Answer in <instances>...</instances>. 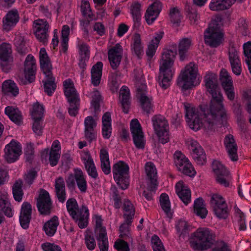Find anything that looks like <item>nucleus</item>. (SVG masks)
Instances as JSON below:
<instances>
[{
	"label": "nucleus",
	"instance_id": "f257e3e1",
	"mask_svg": "<svg viewBox=\"0 0 251 251\" xmlns=\"http://www.w3.org/2000/svg\"><path fill=\"white\" fill-rule=\"evenodd\" d=\"M211 96L209 105L203 107L201 111V119L194 113L189 119V127L197 131L201 127L207 130H212L219 119L225 120L227 118V113L225 108L224 97L220 88L208 92Z\"/></svg>",
	"mask_w": 251,
	"mask_h": 251
},
{
	"label": "nucleus",
	"instance_id": "f03ea898",
	"mask_svg": "<svg viewBox=\"0 0 251 251\" xmlns=\"http://www.w3.org/2000/svg\"><path fill=\"white\" fill-rule=\"evenodd\" d=\"M176 51L167 50L163 51L159 62V74L158 83L163 89H167L170 85L171 81L174 75L175 69L174 62Z\"/></svg>",
	"mask_w": 251,
	"mask_h": 251
},
{
	"label": "nucleus",
	"instance_id": "7ed1b4c3",
	"mask_svg": "<svg viewBox=\"0 0 251 251\" xmlns=\"http://www.w3.org/2000/svg\"><path fill=\"white\" fill-rule=\"evenodd\" d=\"M214 232L207 227H200L192 234L191 247L196 251H204L209 249L215 241Z\"/></svg>",
	"mask_w": 251,
	"mask_h": 251
},
{
	"label": "nucleus",
	"instance_id": "20e7f679",
	"mask_svg": "<svg viewBox=\"0 0 251 251\" xmlns=\"http://www.w3.org/2000/svg\"><path fill=\"white\" fill-rule=\"evenodd\" d=\"M66 207L69 215L80 228H83L87 226L89 212L86 206L79 208L76 200L71 198L67 200Z\"/></svg>",
	"mask_w": 251,
	"mask_h": 251
},
{
	"label": "nucleus",
	"instance_id": "39448f33",
	"mask_svg": "<svg viewBox=\"0 0 251 251\" xmlns=\"http://www.w3.org/2000/svg\"><path fill=\"white\" fill-rule=\"evenodd\" d=\"M64 92L69 103L68 112L71 116H75L78 113L80 99L79 95L70 79L66 80L63 83Z\"/></svg>",
	"mask_w": 251,
	"mask_h": 251
},
{
	"label": "nucleus",
	"instance_id": "423d86ee",
	"mask_svg": "<svg viewBox=\"0 0 251 251\" xmlns=\"http://www.w3.org/2000/svg\"><path fill=\"white\" fill-rule=\"evenodd\" d=\"M223 37L221 25L216 20L211 21L204 33L205 43L210 47H217L222 43Z\"/></svg>",
	"mask_w": 251,
	"mask_h": 251
},
{
	"label": "nucleus",
	"instance_id": "0eeeda50",
	"mask_svg": "<svg viewBox=\"0 0 251 251\" xmlns=\"http://www.w3.org/2000/svg\"><path fill=\"white\" fill-rule=\"evenodd\" d=\"M129 167L123 161H119L113 166L114 178L121 189H126L129 185L128 173Z\"/></svg>",
	"mask_w": 251,
	"mask_h": 251
},
{
	"label": "nucleus",
	"instance_id": "6e6552de",
	"mask_svg": "<svg viewBox=\"0 0 251 251\" xmlns=\"http://www.w3.org/2000/svg\"><path fill=\"white\" fill-rule=\"evenodd\" d=\"M210 204L215 215L219 219H226L229 213L227 204L223 197L218 194H213L210 199Z\"/></svg>",
	"mask_w": 251,
	"mask_h": 251
},
{
	"label": "nucleus",
	"instance_id": "1a4fd4ad",
	"mask_svg": "<svg viewBox=\"0 0 251 251\" xmlns=\"http://www.w3.org/2000/svg\"><path fill=\"white\" fill-rule=\"evenodd\" d=\"M36 70V60L32 55L29 54L25 58L24 63V78L19 77V81L22 84L27 82L31 83L35 79Z\"/></svg>",
	"mask_w": 251,
	"mask_h": 251
},
{
	"label": "nucleus",
	"instance_id": "9d476101",
	"mask_svg": "<svg viewBox=\"0 0 251 251\" xmlns=\"http://www.w3.org/2000/svg\"><path fill=\"white\" fill-rule=\"evenodd\" d=\"M213 171L216 176V180L220 185L224 187L229 185L231 176L229 172L220 162L215 160L212 163Z\"/></svg>",
	"mask_w": 251,
	"mask_h": 251
},
{
	"label": "nucleus",
	"instance_id": "9b49d317",
	"mask_svg": "<svg viewBox=\"0 0 251 251\" xmlns=\"http://www.w3.org/2000/svg\"><path fill=\"white\" fill-rule=\"evenodd\" d=\"M228 55L232 72L236 75H240L242 72V67L239 57V47L233 43H230L228 48Z\"/></svg>",
	"mask_w": 251,
	"mask_h": 251
},
{
	"label": "nucleus",
	"instance_id": "f8f14e48",
	"mask_svg": "<svg viewBox=\"0 0 251 251\" xmlns=\"http://www.w3.org/2000/svg\"><path fill=\"white\" fill-rule=\"evenodd\" d=\"M4 158L8 163H13L19 159L22 154V146L20 143L12 140L4 149Z\"/></svg>",
	"mask_w": 251,
	"mask_h": 251
},
{
	"label": "nucleus",
	"instance_id": "ddd939ff",
	"mask_svg": "<svg viewBox=\"0 0 251 251\" xmlns=\"http://www.w3.org/2000/svg\"><path fill=\"white\" fill-rule=\"evenodd\" d=\"M13 63L12 50L9 44L2 43L0 45V65L3 71L8 72Z\"/></svg>",
	"mask_w": 251,
	"mask_h": 251
},
{
	"label": "nucleus",
	"instance_id": "4468645a",
	"mask_svg": "<svg viewBox=\"0 0 251 251\" xmlns=\"http://www.w3.org/2000/svg\"><path fill=\"white\" fill-rule=\"evenodd\" d=\"M220 80L228 99L233 100L235 98L234 88L232 78L226 70L222 69L220 73Z\"/></svg>",
	"mask_w": 251,
	"mask_h": 251
},
{
	"label": "nucleus",
	"instance_id": "2eb2a0df",
	"mask_svg": "<svg viewBox=\"0 0 251 251\" xmlns=\"http://www.w3.org/2000/svg\"><path fill=\"white\" fill-rule=\"evenodd\" d=\"M130 127L135 146L138 149L144 148L145 140L142 127L138 120L136 119L132 120L130 124Z\"/></svg>",
	"mask_w": 251,
	"mask_h": 251
},
{
	"label": "nucleus",
	"instance_id": "dca6fc26",
	"mask_svg": "<svg viewBox=\"0 0 251 251\" xmlns=\"http://www.w3.org/2000/svg\"><path fill=\"white\" fill-rule=\"evenodd\" d=\"M35 34L37 39L41 42L46 44L48 39V31L50 25L44 20L39 19L34 22Z\"/></svg>",
	"mask_w": 251,
	"mask_h": 251
},
{
	"label": "nucleus",
	"instance_id": "f3484780",
	"mask_svg": "<svg viewBox=\"0 0 251 251\" xmlns=\"http://www.w3.org/2000/svg\"><path fill=\"white\" fill-rule=\"evenodd\" d=\"M37 205L41 214H48L50 213L51 202L49 193L47 191L44 189L40 191Z\"/></svg>",
	"mask_w": 251,
	"mask_h": 251
},
{
	"label": "nucleus",
	"instance_id": "a211bd4d",
	"mask_svg": "<svg viewBox=\"0 0 251 251\" xmlns=\"http://www.w3.org/2000/svg\"><path fill=\"white\" fill-rule=\"evenodd\" d=\"M189 142L193 159L198 164L203 165L206 162V155L203 149L197 141L193 139Z\"/></svg>",
	"mask_w": 251,
	"mask_h": 251
},
{
	"label": "nucleus",
	"instance_id": "6ab92c4d",
	"mask_svg": "<svg viewBox=\"0 0 251 251\" xmlns=\"http://www.w3.org/2000/svg\"><path fill=\"white\" fill-rule=\"evenodd\" d=\"M162 7L161 2L158 0H155L149 6L145 14V18L148 25L152 24L157 19L161 11Z\"/></svg>",
	"mask_w": 251,
	"mask_h": 251
},
{
	"label": "nucleus",
	"instance_id": "aec40b11",
	"mask_svg": "<svg viewBox=\"0 0 251 251\" xmlns=\"http://www.w3.org/2000/svg\"><path fill=\"white\" fill-rule=\"evenodd\" d=\"M122 53L123 49L119 44H117L108 50V59L112 69H116L119 65L121 61Z\"/></svg>",
	"mask_w": 251,
	"mask_h": 251
},
{
	"label": "nucleus",
	"instance_id": "412c9836",
	"mask_svg": "<svg viewBox=\"0 0 251 251\" xmlns=\"http://www.w3.org/2000/svg\"><path fill=\"white\" fill-rule=\"evenodd\" d=\"M84 134L85 137L91 141L96 138L97 132L95 128L97 126V122L94 118L89 116L84 119Z\"/></svg>",
	"mask_w": 251,
	"mask_h": 251
},
{
	"label": "nucleus",
	"instance_id": "4be33fe9",
	"mask_svg": "<svg viewBox=\"0 0 251 251\" xmlns=\"http://www.w3.org/2000/svg\"><path fill=\"white\" fill-rule=\"evenodd\" d=\"M224 144L228 154L233 161L238 160V157L237 154V146L232 135H227L224 140Z\"/></svg>",
	"mask_w": 251,
	"mask_h": 251
},
{
	"label": "nucleus",
	"instance_id": "5701e85b",
	"mask_svg": "<svg viewBox=\"0 0 251 251\" xmlns=\"http://www.w3.org/2000/svg\"><path fill=\"white\" fill-rule=\"evenodd\" d=\"M175 164L178 171L188 175V160L180 151H176L174 155Z\"/></svg>",
	"mask_w": 251,
	"mask_h": 251
},
{
	"label": "nucleus",
	"instance_id": "b1692460",
	"mask_svg": "<svg viewBox=\"0 0 251 251\" xmlns=\"http://www.w3.org/2000/svg\"><path fill=\"white\" fill-rule=\"evenodd\" d=\"M31 205L30 203L25 202L21 207L19 220L22 227L24 229L28 227L31 214Z\"/></svg>",
	"mask_w": 251,
	"mask_h": 251
},
{
	"label": "nucleus",
	"instance_id": "393cba45",
	"mask_svg": "<svg viewBox=\"0 0 251 251\" xmlns=\"http://www.w3.org/2000/svg\"><path fill=\"white\" fill-rule=\"evenodd\" d=\"M19 20L18 11L16 10L9 11L3 19V28L9 31L16 25Z\"/></svg>",
	"mask_w": 251,
	"mask_h": 251
},
{
	"label": "nucleus",
	"instance_id": "a878e982",
	"mask_svg": "<svg viewBox=\"0 0 251 251\" xmlns=\"http://www.w3.org/2000/svg\"><path fill=\"white\" fill-rule=\"evenodd\" d=\"M201 77L198 73V66L194 62L189 63V89L198 86Z\"/></svg>",
	"mask_w": 251,
	"mask_h": 251
},
{
	"label": "nucleus",
	"instance_id": "bb28decb",
	"mask_svg": "<svg viewBox=\"0 0 251 251\" xmlns=\"http://www.w3.org/2000/svg\"><path fill=\"white\" fill-rule=\"evenodd\" d=\"M111 114L109 112H106L102 117V135L104 139H109L112 133Z\"/></svg>",
	"mask_w": 251,
	"mask_h": 251
},
{
	"label": "nucleus",
	"instance_id": "cd10ccee",
	"mask_svg": "<svg viewBox=\"0 0 251 251\" xmlns=\"http://www.w3.org/2000/svg\"><path fill=\"white\" fill-rule=\"evenodd\" d=\"M40 63L41 68L44 74H49L51 72L52 65L45 48H41L39 52Z\"/></svg>",
	"mask_w": 251,
	"mask_h": 251
},
{
	"label": "nucleus",
	"instance_id": "c85d7f7f",
	"mask_svg": "<svg viewBox=\"0 0 251 251\" xmlns=\"http://www.w3.org/2000/svg\"><path fill=\"white\" fill-rule=\"evenodd\" d=\"M145 171L149 179L148 183L152 185L151 190H153L157 186V171L154 165L151 162H147L145 165Z\"/></svg>",
	"mask_w": 251,
	"mask_h": 251
},
{
	"label": "nucleus",
	"instance_id": "c756f323",
	"mask_svg": "<svg viewBox=\"0 0 251 251\" xmlns=\"http://www.w3.org/2000/svg\"><path fill=\"white\" fill-rule=\"evenodd\" d=\"M233 3V0H211L209 7L212 11H221L228 9Z\"/></svg>",
	"mask_w": 251,
	"mask_h": 251
},
{
	"label": "nucleus",
	"instance_id": "7c9ffc66",
	"mask_svg": "<svg viewBox=\"0 0 251 251\" xmlns=\"http://www.w3.org/2000/svg\"><path fill=\"white\" fill-rule=\"evenodd\" d=\"M177 84L181 88L183 95H187L188 89V68L186 66L183 69L177 79Z\"/></svg>",
	"mask_w": 251,
	"mask_h": 251
},
{
	"label": "nucleus",
	"instance_id": "2f4dec72",
	"mask_svg": "<svg viewBox=\"0 0 251 251\" xmlns=\"http://www.w3.org/2000/svg\"><path fill=\"white\" fill-rule=\"evenodd\" d=\"M176 192L181 201L185 205L188 204V187L182 181L176 184Z\"/></svg>",
	"mask_w": 251,
	"mask_h": 251
},
{
	"label": "nucleus",
	"instance_id": "473e14b6",
	"mask_svg": "<svg viewBox=\"0 0 251 251\" xmlns=\"http://www.w3.org/2000/svg\"><path fill=\"white\" fill-rule=\"evenodd\" d=\"M159 204L166 216L171 219L172 218L173 212L171 209V202L167 194L166 193L161 194L159 199Z\"/></svg>",
	"mask_w": 251,
	"mask_h": 251
},
{
	"label": "nucleus",
	"instance_id": "72a5a7b5",
	"mask_svg": "<svg viewBox=\"0 0 251 251\" xmlns=\"http://www.w3.org/2000/svg\"><path fill=\"white\" fill-rule=\"evenodd\" d=\"M60 146L58 140H55L52 143L50 153L49 161L52 166L56 165L60 156Z\"/></svg>",
	"mask_w": 251,
	"mask_h": 251
},
{
	"label": "nucleus",
	"instance_id": "f704fd0d",
	"mask_svg": "<svg viewBox=\"0 0 251 251\" xmlns=\"http://www.w3.org/2000/svg\"><path fill=\"white\" fill-rule=\"evenodd\" d=\"M205 87L207 92L219 88L217 75L215 74L208 72L204 78Z\"/></svg>",
	"mask_w": 251,
	"mask_h": 251
},
{
	"label": "nucleus",
	"instance_id": "c9c22d12",
	"mask_svg": "<svg viewBox=\"0 0 251 251\" xmlns=\"http://www.w3.org/2000/svg\"><path fill=\"white\" fill-rule=\"evenodd\" d=\"M100 157L101 169L104 174L108 175L111 172V168L108 151L105 148L100 150Z\"/></svg>",
	"mask_w": 251,
	"mask_h": 251
},
{
	"label": "nucleus",
	"instance_id": "e433bc0d",
	"mask_svg": "<svg viewBox=\"0 0 251 251\" xmlns=\"http://www.w3.org/2000/svg\"><path fill=\"white\" fill-rule=\"evenodd\" d=\"M169 17L171 22L174 26H178L183 21L182 11L177 7H173L170 9Z\"/></svg>",
	"mask_w": 251,
	"mask_h": 251
},
{
	"label": "nucleus",
	"instance_id": "4c0bfd02",
	"mask_svg": "<svg viewBox=\"0 0 251 251\" xmlns=\"http://www.w3.org/2000/svg\"><path fill=\"white\" fill-rule=\"evenodd\" d=\"M163 34L164 33L162 31H159L155 33L154 37L150 42L147 50V54L149 57H151L154 54Z\"/></svg>",
	"mask_w": 251,
	"mask_h": 251
},
{
	"label": "nucleus",
	"instance_id": "58836bf2",
	"mask_svg": "<svg viewBox=\"0 0 251 251\" xmlns=\"http://www.w3.org/2000/svg\"><path fill=\"white\" fill-rule=\"evenodd\" d=\"M5 113L15 124L20 125L22 123V115L18 108L13 106H7L5 108Z\"/></svg>",
	"mask_w": 251,
	"mask_h": 251
},
{
	"label": "nucleus",
	"instance_id": "ea45409f",
	"mask_svg": "<svg viewBox=\"0 0 251 251\" xmlns=\"http://www.w3.org/2000/svg\"><path fill=\"white\" fill-rule=\"evenodd\" d=\"M123 210L125 222L130 224L135 212L134 205L129 201L125 200L124 202Z\"/></svg>",
	"mask_w": 251,
	"mask_h": 251
},
{
	"label": "nucleus",
	"instance_id": "a19ab883",
	"mask_svg": "<svg viewBox=\"0 0 251 251\" xmlns=\"http://www.w3.org/2000/svg\"><path fill=\"white\" fill-rule=\"evenodd\" d=\"M103 64L101 62H98L91 69L92 83L94 86H98L100 83Z\"/></svg>",
	"mask_w": 251,
	"mask_h": 251
},
{
	"label": "nucleus",
	"instance_id": "79ce46f5",
	"mask_svg": "<svg viewBox=\"0 0 251 251\" xmlns=\"http://www.w3.org/2000/svg\"><path fill=\"white\" fill-rule=\"evenodd\" d=\"M75 177L79 190L82 193H85L87 189V183L85 176L81 170L79 169L75 170Z\"/></svg>",
	"mask_w": 251,
	"mask_h": 251
},
{
	"label": "nucleus",
	"instance_id": "37998d69",
	"mask_svg": "<svg viewBox=\"0 0 251 251\" xmlns=\"http://www.w3.org/2000/svg\"><path fill=\"white\" fill-rule=\"evenodd\" d=\"M55 189L56 195L58 201L61 202H64L66 200V192L64 180L61 177H59L55 180Z\"/></svg>",
	"mask_w": 251,
	"mask_h": 251
},
{
	"label": "nucleus",
	"instance_id": "c03bdc74",
	"mask_svg": "<svg viewBox=\"0 0 251 251\" xmlns=\"http://www.w3.org/2000/svg\"><path fill=\"white\" fill-rule=\"evenodd\" d=\"M58 225V219L54 216L45 224L43 229L48 236H52L56 232Z\"/></svg>",
	"mask_w": 251,
	"mask_h": 251
},
{
	"label": "nucleus",
	"instance_id": "a18cd8bd",
	"mask_svg": "<svg viewBox=\"0 0 251 251\" xmlns=\"http://www.w3.org/2000/svg\"><path fill=\"white\" fill-rule=\"evenodd\" d=\"M2 89L5 94L14 97L17 96L19 92L17 85L11 80L4 81L2 83Z\"/></svg>",
	"mask_w": 251,
	"mask_h": 251
},
{
	"label": "nucleus",
	"instance_id": "49530a36",
	"mask_svg": "<svg viewBox=\"0 0 251 251\" xmlns=\"http://www.w3.org/2000/svg\"><path fill=\"white\" fill-rule=\"evenodd\" d=\"M194 213L201 219L205 218L207 215V210L205 208L202 199L198 198L194 202Z\"/></svg>",
	"mask_w": 251,
	"mask_h": 251
},
{
	"label": "nucleus",
	"instance_id": "de8ad7c7",
	"mask_svg": "<svg viewBox=\"0 0 251 251\" xmlns=\"http://www.w3.org/2000/svg\"><path fill=\"white\" fill-rule=\"evenodd\" d=\"M152 122L154 131H159V130H162V129L169 128L167 121L161 115L153 117Z\"/></svg>",
	"mask_w": 251,
	"mask_h": 251
},
{
	"label": "nucleus",
	"instance_id": "09e8293b",
	"mask_svg": "<svg viewBox=\"0 0 251 251\" xmlns=\"http://www.w3.org/2000/svg\"><path fill=\"white\" fill-rule=\"evenodd\" d=\"M45 75L46 76V81L44 82L45 91L49 96H51L56 89V84L54 83L55 79L52 76L51 73Z\"/></svg>",
	"mask_w": 251,
	"mask_h": 251
},
{
	"label": "nucleus",
	"instance_id": "8fccbe9b",
	"mask_svg": "<svg viewBox=\"0 0 251 251\" xmlns=\"http://www.w3.org/2000/svg\"><path fill=\"white\" fill-rule=\"evenodd\" d=\"M120 100L122 105L123 106L124 112L127 113L128 112L127 109L126 108L128 105L129 100L130 99L129 90L126 86H123L120 92Z\"/></svg>",
	"mask_w": 251,
	"mask_h": 251
},
{
	"label": "nucleus",
	"instance_id": "3c124183",
	"mask_svg": "<svg viewBox=\"0 0 251 251\" xmlns=\"http://www.w3.org/2000/svg\"><path fill=\"white\" fill-rule=\"evenodd\" d=\"M77 48L78 50L80 58L82 60L88 61L90 57V47L88 45L83 42H81L79 39L77 38L76 45Z\"/></svg>",
	"mask_w": 251,
	"mask_h": 251
},
{
	"label": "nucleus",
	"instance_id": "603ef678",
	"mask_svg": "<svg viewBox=\"0 0 251 251\" xmlns=\"http://www.w3.org/2000/svg\"><path fill=\"white\" fill-rule=\"evenodd\" d=\"M33 120H42L44 113V107L43 104L36 102L33 104L30 111Z\"/></svg>",
	"mask_w": 251,
	"mask_h": 251
},
{
	"label": "nucleus",
	"instance_id": "864d4df0",
	"mask_svg": "<svg viewBox=\"0 0 251 251\" xmlns=\"http://www.w3.org/2000/svg\"><path fill=\"white\" fill-rule=\"evenodd\" d=\"M178 53L180 60H184L187 56L188 51V39L184 38L181 39L178 44Z\"/></svg>",
	"mask_w": 251,
	"mask_h": 251
},
{
	"label": "nucleus",
	"instance_id": "5fc2aeb1",
	"mask_svg": "<svg viewBox=\"0 0 251 251\" xmlns=\"http://www.w3.org/2000/svg\"><path fill=\"white\" fill-rule=\"evenodd\" d=\"M177 233L180 238H184L188 234V225L185 220H180L176 224Z\"/></svg>",
	"mask_w": 251,
	"mask_h": 251
},
{
	"label": "nucleus",
	"instance_id": "6e6d98bb",
	"mask_svg": "<svg viewBox=\"0 0 251 251\" xmlns=\"http://www.w3.org/2000/svg\"><path fill=\"white\" fill-rule=\"evenodd\" d=\"M143 48L140 35L138 33L135 34L133 37V43L131 45L132 50L139 56L143 52Z\"/></svg>",
	"mask_w": 251,
	"mask_h": 251
},
{
	"label": "nucleus",
	"instance_id": "4d7b16f0",
	"mask_svg": "<svg viewBox=\"0 0 251 251\" xmlns=\"http://www.w3.org/2000/svg\"><path fill=\"white\" fill-rule=\"evenodd\" d=\"M120 81L117 73H111L108 78V86L113 92H117L120 85Z\"/></svg>",
	"mask_w": 251,
	"mask_h": 251
},
{
	"label": "nucleus",
	"instance_id": "13d9d810",
	"mask_svg": "<svg viewBox=\"0 0 251 251\" xmlns=\"http://www.w3.org/2000/svg\"><path fill=\"white\" fill-rule=\"evenodd\" d=\"M130 10L133 20L138 22L142 15L141 4L136 1L133 2L130 6Z\"/></svg>",
	"mask_w": 251,
	"mask_h": 251
},
{
	"label": "nucleus",
	"instance_id": "bf43d9fd",
	"mask_svg": "<svg viewBox=\"0 0 251 251\" xmlns=\"http://www.w3.org/2000/svg\"><path fill=\"white\" fill-rule=\"evenodd\" d=\"M22 181L21 180L16 181L12 188L13 197L15 201H21L22 200L23 193L22 189Z\"/></svg>",
	"mask_w": 251,
	"mask_h": 251
},
{
	"label": "nucleus",
	"instance_id": "052dcab7",
	"mask_svg": "<svg viewBox=\"0 0 251 251\" xmlns=\"http://www.w3.org/2000/svg\"><path fill=\"white\" fill-rule=\"evenodd\" d=\"M70 28L67 25H63L61 31V47L63 51L65 52L68 49V42L69 41V35Z\"/></svg>",
	"mask_w": 251,
	"mask_h": 251
},
{
	"label": "nucleus",
	"instance_id": "680f3d73",
	"mask_svg": "<svg viewBox=\"0 0 251 251\" xmlns=\"http://www.w3.org/2000/svg\"><path fill=\"white\" fill-rule=\"evenodd\" d=\"M98 245L100 251H108V241L106 232L96 235Z\"/></svg>",
	"mask_w": 251,
	"mask_h": 251
},
{
	"label": "nucleus",
	"instance_id": "e2e57ef3",
	"mask_svg": "<svg viewBox=\"0 0 251 251\" xmlns=\"http://www.w3.org/2000/svg\"><path fill=\"white\" fill-rule=\"evenodd\" d=\"M14 42L18 52L21 53L25 52V41L24 40V38L23 36H22L20 34L16 35V36L14 40Z\"/></svg>",
	"mask_w": 251,
	"mask_h": 251
},
{
	"label": "nucleus",
	"instance_id": "0e129e2a",
	"mask_svg": "<svg viewBox=\"0 0 251 251\" xmlns=\"http://www.w3.org/2000/svg\"><path fill=\"white\" fill-rule=\"evenodd\" d=\"M244 54L246 57V61L251 74V42H248L243 46Z\"/></svg>",
	"mask_w": 251,
	"mask_h": 251
},
{
	"label": "nucleus",
	"instance_id": "69168bd1",
	"mask_svg": "<svg viewBox=\"0 0 251 251\" xmlns=\"http://www.w3.org/2000/svg\"><path fill=\"white\" fill-rule=\"evenodd\" d=\"M155 134L158 137L159 141L163 144L169 142L170 135L169 128L162 129L159 131H155Z\"/></svg>",
	"mask_w": 251,
	"mask_h": 251
},
{
	"label": "nucleus",
	"instance_id": "338daca9",
	"mask_svg": "<svg viewBox=\"0 0 251 251\" xmlns=\"http://www.w3.org/2000/svg\"><path fill=\"white\" fill-rule=\"evenodd\" d=\"M140 100L144 110L149 113L152 108L151 99L143 95L141 96Z\"/></svg>",
	"mask_w": 251,
	"mask_h": 251
},
{
	"label": "nucleus",
	"instance_id": "774afa93",
	"mask_svg": "<svg viewBox=\"0 0 251 251\" xmlns=\"http://www.w3.org/2000/svg\"><path fill=\"white\" fill-rule=\"evenodd\" d=\"M151 242L154 251H165L162 242L157 236L153 235Z\"/></svg>",
	"mask_w": 251,
	"mask_h": 251
}]
</instances>
